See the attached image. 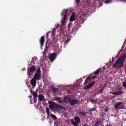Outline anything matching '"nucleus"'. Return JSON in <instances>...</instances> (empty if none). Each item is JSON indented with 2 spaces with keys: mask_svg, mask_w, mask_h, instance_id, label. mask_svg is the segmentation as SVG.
I'll list each match as a JSON object with an SVG mask.
<instances>
[{
  "mask_svg": "<svg viewBox=\"0 0 126 126\" xmlns=\"http://www.w3.org/2000/svg\"><path fill=\"white\" fill-rule=\"evenodd\" d=\"M126 55L125 54L121 53L120 56L116 60L115 63L112 65L113 68L117 67L120 69L123 65L124 62L126 58Z\"/></svg>",
  "mask_w": 126,
  "mask_h": 126,
  "instance_id": "nucleus-1",
  "label": "nucleus"
},
{
  "mask_svg": "<svg viewBox=\"0 0 126 126\" xmlns=\"http://www.w3.org/2000/svg\"><path fill=\"white\" fill-rule=\"evenodd\" d=\"M49 104V107L51 110L53 111H56L60 109H64L65 107L61 105H58L53 102L50 101L48 102Z\"/></svg>",
  "mask_w": 126,
  "mask_h": 126,
  "instance_id": "nucleus-2",
  "label": "nucleus"
},
{
  "mask_svg": "<svg viewBox=\"0 0 126 126\" xmlns=\"http://www.w3.org/2000/svg\"><path fill=\"white\" fill-rule=\"evenodd\" d=\"M35 66L34 65H32L30 68H28L27 75L30 78L31 77L32 74L35 71Z\"/></svg>",
  "mask_w": 126,
  "mask_h": 126,
  "instance_id": "nucleus-3",
  "label": "nucleus"
},
{
  "mask_svg": "<svg viewBox=\"0 0 126 126\" xmlns=\"http://www.w3.org/2000/svg\"><path fill=\"white\" fill-rule=\"evenodd\" d=\"M41 72L40 68L39 67L37 70V73L35 74L33 78L37 80H40L41 77Z\"/></svg>",
  "mask_w": 126,
  "mask_h": 126,
  "instance_id": "nucleus-4",
  "label": "nucleus"
},
{
  "mask_svg": "<svg viewBox=\"0 0 126 126\" xmlns=\"http://www.w3.org/2000/svg\"><path fill=\"white\" fill-rule=\"evenodd\" d=\"M69 103L71 105L73 106L77 104H79L80 102L79 100L76 99H71Z\"/></svg>",
  "mask_w": 126,
  "mask_h": 126,
  "instance_id": "nucleus-5",
  "label": "nucleus"
},
{
  "mask_svg": "<svg viewBox=\"0 0 126 126\" xmlns=\"http://www.w3.org/2000/svg\"><path fill=\"white\" fill-rule=\"evenodd\" d=\"M71 98L68 95L64 96L63 99V101L64 103H69Z\"/></svg>",
  "mask_w": 126,
  "mask_h": 126,
  "instance_id": "nucleus-6",
  "label": "nucleus"
},
{
  "mask_svg": "<svg viewBox=\"0 0 126 126\" xmlns=\"http://www.w3.org/2000/svg\"><path fill=\"white\" fill-rule=\"evenodd\" d=\"M114 107L116 109L119 108L121 109H122L123 108L122 103L120 102H117L114 104Z\"/></svg>",
  "mask_w": 126,
  "mask_h": 126,
  "instance_id": "nucleus-7",
  "label": "nucleus"
},
{
  "mask_svg": "<svg viewBox=\"0 0 126 126\" xmlns=\"http://www.w3.org/2000/svg\"><path fill=\"white\" fill-rule=\"evenodd\" d=\"M76 19L75 13V12H73L70 17V22L74 21Z\"/></svg>",
  "mask_w": 126,
  "mask_h": 126,
  "instance_id": "nucleus-8",
  "label": "nucleus"
},
{
  "mask_svg": "<svg viewBox=\"0 0 126 126\" xmlns=\"http://www.w3.org/2000/svg\"><path fill=\"white\" fill-rule=\"evenodd\" d=\"M56 54L55 53H51L49 56V58L50 61L52 62L54 60L56 56Z\"/></svg>",
  "mask_w": 126,
  "mask_h": 126,
  "instance_id": "nucleus-9",
  "label": "nucleus"
},
{
  "mask_svg": "<svg viewBox=\"0 0 126 126\" xmlns=\"http://www.w3.org/2000/svg\"><path fill=\"white\" fill-rule=\"evenodd\" d=\"M124 93L122 91L117 90V91H115L113 92L112 93V94L115 95H121L122 94H123Z\"/></svg>",
  "mask_w": 126,
  "mask_h": 126,
  "instance_id": "nucleus-10",
  "label": "nucleus"
},
{
  "mask_svg": "<svg viewBox=\"0 0 126 126\" xmlns=\"http://www.w3.org/2000/svg\"><path fill=\"white\" fill-rule=\"evenodd\" d=\"M38 98L39 101L44 102L45 100L44 96L42 94H41L40 93V94L38 95Z\"/></svg>",
  "mask_w": 126,
  "mask_h": 126,
  "instance_id": "nucleus-11",
  "label": "nucleus"
},
{
  "mask_svg": "<svg viewBox=\"0 0 126 126\" xmlns=\"http://www.w3.org/2000/svg\"><path fill=\"white\" fill-rule=\"evenodd\" d=\"M44 41V36H42L39 40V41L40 43L41 46V47L43 46Z\"/></svg>",
  "mask_w": 126,
  "mask_h": 126,
  "instance_id": "nucleus-12",
  "label": "nucleus"
},
{
  "mask_svg": "<svg viewBox=\"0 0 126 126\" xmlns=\"http://www.w3.org/2000/svg\"><path fill=\"white\" fill-rule=\"evenodd\" d=\"M36 80L33 78L30 81V83L33 86L35 87L36 85Z\"/></svg>",
  "mask_w": 126,
  "mask_h": 126,
  "instance_id": "nucleus-13",
  "label": "nucleus"
},
{
  "mask_svg": "<svg viewBox=\"0 0 126 126\" xmlns=\"http://www.w3.org/2000/svg\"><path fill=\"white\" fill-rule=\"evenodd\" d=\"M95 82L94 81H93L92 82L88 84L86 87V89H88L92 87L93 85L94 84Z\"/></svg>",
  "mask_w": 126,
  "mask_h": 126,
  "instance_id": "nucleus-14",
  "label": "nucleus"
},
{
  "mask_svg": "<svg viewBox=\"0 0 126 126\" xmlns=\"http://www.w3.org/2000/svg\"><path fill=\"white\" fill-rule=\"evenodd\" d=\"M66 20V17L63 16V18L61 19V23L62 26L66 24L65 21Z\"/></svg>",
  "mask_w": 126,
  "mask_h": 126,
  "instance_id": "nucleus-15",
  "label": "nucleus"
},
{
  "mask_svg": "<svg viewBox=\"0 0 126 126\" xmlns=\"http://www.w3.org/2000/svg\"><path fill=\"white\" fill-rule=\"evenodd\" d=\"M55 99L58 101L60 103H62L61 99V98L59 97H55Z\"/></svg>",
  "mask_w": 126,
  "mask_h": 126,
  "instance_id": "nucleus-16",
  "label": "nucleus"
},
{
  "mask_svg": "<svg viewBox=\"0 0 126 126\" xmlns=\"http://www.w3.org/2000/svg\"><path fill=\"white\" fill-rule=\"evenodd\" d=\"M48 41H47L46 43V47L47 48H48L49 47H51V46L52 45V41L50 42L49 41V43L47 44Z\"/></svg>",
  "mask_w": 126,
  "mask_h": 126,
  "instance_id": "nucleus-17",
  "label": "nucleus"
},
{
  "mask_svg": "<svg viewBox=\"0 0 126 126\" xmlns=\"http://www.w3.org/2000/svg\"><path fill=\"white\" fill-rule=\"evenodd\" d=\"M74 120L76 121V122H77L78 123H79L80 122V120L79 117L78 116H77L76 117L74 118Z\"/></svg>",
  "mask_w": 126,
  "mask_h": 126,
  "instance_id": "nucleus-18",
  "label": "nucleus"
},
{
  "mask_svg": "<svg viewBox=\"0 0 126 126\" xmlns=\"http://www.w3.org/2000/svg\"><path fill=\"white\" fill-rule=\"evenodd\" d=\"M78 113L79 114L80 116H85L86 115V113L81 112L80 111H78Z\"/></svg>",
  "mask_w": 126,
  "mask_h": 126,
  "instance_id": "nucleus-19",
  "label": "nucleus"
},
{
  "mask_svg": "<svg viewBox=\"0 0 126 126\" xmlns=\"http://www.w3.org/2000/svg\"><path fill=\"white\" fill-rule=\"evenodd\" d=\"M60 25L59 24H57L55 25L53 29V31H54L56 29H58L60 26Z\"/></svg>",
  "mask_w": 126,
  "mask_h": 126,
  "instance_id": "nucleus-20",
  "label": "nucleus"
},
{
  "mask_svg": "<svg viewBox=\"0 0 126 126\" xmlns=\"http://www.w3.org/2000/svg\"><path fill=\"white\" fill-rule=\"evenodd\" d=\"M100 125V121H97L94 124V126H99Z\"/></svg>",
  "mask_w": 126,
  "mask_h": 126,
  "instance_id": "nucleus-21",
  "label": "nucleus"
},
{
  "mask_svg": "<svg viewBox=\"0 0 126 126\" xmlns=\"http://www.w3.org/2000/svg\"><path fill=\"white\" fill-rule=\"evenodd\" d=\"M71 122L73 125L75 126H77V124H78L77 122L73 121V119L71 120Z\"/></svg>",
  "mask_w": 126,
  "mask_h": 126,
  "instance_id": "nucleus-22",
  "label": "nucleus"
},
{
  "mask_svg": "<svg viewBox=\"0 0 126 126\" xmlns=\"http://www.w3.org/2000/svg\"><path fill=\"white\" fill-rule=\"evenodd\" d=\"M32 95L34 96V98H36L38 97V94L36 92H34L32 94Z\"/></svg>",
  "mask_w": 126,
  "mask_h": 126,
  "instance_id": "nucleus-23",
  "label": "nucleus"
},
{
  "mask_svg": "<svg viewBox=\"0 0 126 126\" xmlns=\"http://www.w3.org/2000/svg\"><path fill=\"white\" fill-rule=\"evenodd\" d=\"M50 115L53 119L55 120H56L57 119V118L55 115L52 114H51Z\"/></svg>",
  "mask_w": 126,
  "mask_h": 126,
  "instance_id": "nucleus-24",
  "label": "nucleus"
},
{
  "mask_svg": "<svg viewBox=\"0 0 126 126\" xmlns=\"http://www.w3.org/2000/svg\"><path fill=\"white\" fill-rule=\"evenodd\" d=\"M52 90L53 92L54 93H56L58 91V88L55 87Z\"/></svg>",
  "mask_w": 126,
  "mask_h": 126,
  "instance_id": "nucleus-25",
  "label": "nucleus"
},
{
  "mask_svg": "<svg viewBox=\"0 0 126 126\" xmlns=\"http://www.w3.org/2000/svg\"><path fill=\"white\" fill-rule=\"evenodd\" d=\"M46 110L47 112L48 116H49L50 115V110L48 108H47L46 109Z\"/></svg>",
  "mask_w": 126,
  "mask_h": 126,
  "instance_id": "nucleus-26",
  "label": "nucleus"
},
{
  "mask_svg": "<svg viewBox=\"0 0 126 126\" xmlns=\"http://www.w3.org/2000/svg\"><path fill=\"white\" fill-rule=\"evenodd\" d=\"M68 10L67 9L66 10L65 13L64 14V16H65V17H66L67 16V14H68Z\"/></svg>",
  "mask_w": 126,
  "mask_h": 126,
  "instance_id": "nucleus-27",
  "label": "nucleus"
},
{
  "mask_svg": "<svg viewBox=\"0 0 126 126\" xmlns=\"http://www.w3.org/2000/svg\"><path fill=\"white\" fill-rule=\"evenodd\" d=\"M100 72V71L98 70H96L94 72V74L95 75H96L98 74Z\"/></svg>",
  "mask_w": 126,
  "mask_h": 126,
  "instance_id": "nucleus-28",
  "label": "nucleus"
},
{
  "mask_svg": "<svg viewBox=\"0 0 126 126\" xmlns=\"http://www.w3.org/2000/svg\"><path fill=\"white\" fill-rule=\"evenodd\" d=\"M96 109V108H91L89 110L90 111H93L95 110Z\"/></svg>",
  "mask_w": 126,
  "mask_h": 126,
  "instance_id": "nucleus-29",
  "label": "nucleus"
},
{
  "mask_svg": "<svg viewBox=\"0 0 126 126\" xmlns=\"http://www.w3.org/2000/svg\"><path fill=\"white\" fill-rule=\"evenodd\" d=\"M123 85L124 86V87L126 88V82L125 81H124L123 83H122Z\"/></svg>",
  "mask_w": 126,
  "mask_h": 126,
  "instance_id": "nucleus-30",
  "label": "nucleus"
},
{
  "mask_svg": "<svg viewBox=\"0 0 126 126\" xmlns=\"http://www.w3.org/2000/svg\"><path fill=\"white\" fill-rule=\"evenodd\" d=\"M122 87L120 86L118 87L117 88V90H122Z\"/></svg>",
  "mask_w": 126,
  "mask_h": 126,
  "instance_id": "nucleus-31",
  "label": "nucleus"
},
{
  "mask_svg": "<svg viewBox=\"0 0 126 126\" xmlns=\"http://www.w3.org/2000/svg\"><path fill=\"white\" fill-rule=\"evenodd\" d=\"M76 0L75 1V2L76 3L78 4L79 3L80 0Z\"/></svg>",
  "mask_w": 126,
  "mask_h": 126,
  "instance_id": "nucleus-32",
  "label": "nucleus"
},
{
  "mask_svg": "<svg viewBox=\"0 0 126 126\" xmlns=\"http://www.w3.org/2000/svg\"><path fill=\"white\" fill-rule=\"evenodd\" d=\"M111 1L110 0H106V3H109L111 2Z\"/></svg>",
  "mask_w": 126,
  "mask_h": 126,
  "instance_id": "nucleus-33",
  "label": "nucleus"
},
{
  "mask_svg": "<svg viewBox=\"0 0 126 126\" xmlns=\"http://www.w3.org/2000/svg\"><path fill=\"white\" fill-rule=\"evenodd\" d=\"M97 76H93L92 77L91 79L93 80L94 79H95V78L97 77Z\"/></svg>",
  "mask_w": 126,
  "mask_h": 126,
  "instance_id": "nucleus-34",
  "label": "nucleus"
},
{
  "mask_svg": "<svg viewBox=\"0 0 126 126\" xmlns=\"http://www.w3.org/2000/svg\"><path fill=\"white\" fill-rule=\"evenodd\" d=\"M34 101V102L36 103L37 101V99L36 98H33Z\"/></svg>",
  "mask_w": 126,
  "mask_h": 126,
  "instance_id": "nucleus-35",
  "label": "nucleus"
},
{
  "mask_svg": "<svg viewBox=\"0 0 126 126\" xmlns=\"http://www.w3.org/2000/svg\"><path fill=\"white\" fill-rule=\"evenodd\" d=\"M105 111L106 112H107L108 110V109L107 107H106L105 108Z\"/></svg>",
  "mask_w": 126,
  "mask_h": 126,
  "instance_id": "nucleus-36",
  "label": "nucleus"
},
{
  "mask_svg": "<svg viewBox=\"0 0 126 126\" xmlns=\"http://www.w3.org/2000/svg\"><path fill=\"white\" fill-rule=\"evenodd\" d=\"M72 31L73 32L75 31L76 30V28H73H73H72Z\"/></svg>",
  "mask_w": 126,
  "mask_h": 126,
  "instance_id": "nucleus-37",
  "label": "nucleus"
},
{
  "mask_svg": "<svg viewBox=\"0 0 126 126\" xmlns=\"http://www.w3.org/2000/svg\"><path fill=\"white\" fill-rule=\"evenodd\" d=\"M104 88H103L102 89H101V90H100V91L99 93L100 94L101 93H102L103 91V90H104Z\"/></svg>",
  "mask_w": 126,
  "mask_h": 126,
  "instance_id": "nucleus-38",
  "label": "nucleus"
},
{
  "mask_svg": "<svg viewBox=\"0 0 126 126\" xmlns=\"http://www.w3.org/2000/svg\"><path fill=\"white\" fill-rule=\"evenodd\" d=\"M70 40V39H68L67 40H66L65 41V43H67V42H69Z\"/></svg>",
  "mask_w": 126,
  "mask_h": 126,
  "instance_id": "nucleus-39",
  "label": "nucleus"
},
{
  "mask_svg": "<svg viewBox=\"0 0 126 126\" xmlns=\"http://www.w3.org/2000/svg\"><path fill=\"white\" fill-rule=\"evenodd\" d=\"M94 100L92 99H90V101L92 102V103H93L94 102L93 101Z\"/></svg>",
  "mask_w": 126,
  "mask_h": 126,
  "instance_id": "nucleus-40",
  "label": "nucleus"
},
{
  "mask_svg": "<svg viewBox=\"0 0 126 126\" xmlns=\"http://www.w3.org/2000/svg\"><path fill=\"white\" fill-rule=\"evenodd\" d=\"M30 93H31L32 94L33 93V91L32 90H30Z\"/></svg>",
  "mask_w": 126,
  "mask_h": 126,
  "instance_id": "nucleus-41",
  "label": "nucleus"
},
{
  "mask_svg": "<svg viewBox=\"0 0 126 126\" xmlns=\"http://www.w3.org/2000/svg\"><path fill=\"white\" fill-rule=\"evenodd\" d=\"M83 126H89L87 124H85Z\"/></svg>",
  "mask_w": 126,
  "mask_h": 126,
  "instance_id": "nucleus-42",
  "label": "nucleus"
},
{
  "mask_svg": "<svg viewBox=\"0 0 126 126\" xmlns=\"http://www.w3.org/2000/svg\"><path fill=\"white\" fill-rule=\"evenodd\" d=\"M35 58H36V57L35 58V57L33 58H32V60L33 61L34 60Z\"/></svg>",
  "mask_w": 126,
  "mask_h": 126,
  "instance_id": "nucleus-43",
  "label": "nucleus"
},
{
  "mask_svg": "<svg viewBox=\"0 0 126 126\" xmlns=\"http://www.w3.org/2000/svg\"><path fill=\"white\" fill-rule=\"evenodd\" d=\"M106 126H112L110 124H107Z\"/></svg>",
  "mask_w": 126,
  "mask_h": 126,
  "instance_id": "nucleus-44",
  "label": "nucleus"
},
{
  "mask_svg": "<svg viewBox=\"0 0 126 126\" xmlns=\"http://www.w3.org/2000/svg\"><path fill=\"white\" fill-rule=\"evenodd\" d=\"M71 26V25H69L68 26V29H70V27Z\"/></svg>",
  "mask_w": 126,
  "mask_h": 126,
  "instance_id": "nucleus-45",
  "label": "nucleus"
},
{
  "mask_svg": "<svg viewBox=\"0 0 126 126\" xmlns=\"http://www.w3.org/2000/svg\"><path fill=\"white\" fill-rule=\"evenodd\" d=\"M91 79H90V78H88L86 79V80H90Z\"/></svg>",
  "mask_w": 126,
  "mask_h": 126,
  "instance_id": "nucleus-46",
  "label": "nucleus"
},
{
  "mask_svg": "<svg viewBox=\"0 0 126 126\" xmlns=\"http://www.w3.org/2000/svg\"><path fill=\"white\" fill-rule=\"evenodd\" d=\"M28 97H29L30 98H32V96H28Z\"/></svg>",
  "mask_w": 126,
  "mask_h": 126,
  "instance_id": "nucleus-47",
  "label": "nucleus"
},
{
  "mask_svg": "<svg viewBox=\"0 0 126 126\" xmlns=\"http://www.w3.org/2000/svg\"><path fill=\"white\" fill-rule=\"evenodd\" d=\"M33 62V61H32H32L31 62L30 64H32V63Z\"/></svg>",
  "mask_w": 126,
  "mask_h": 126,
  "instance_id": "nucleus-48",
  "label": "nucleus"
},
{
  "mask_svg": "<svg viewBox=\"0 0 126 126\" xmlns=\"http://www.w3.org/2000/svg\"><path fill=\"white\" fill-rule=\"evenodd\" d=\"M67 92L69 93H71V92H70L68 90V92Z\"/></svg>",
  "mask_w": 126,
  "mask_h": 126,
  "instance_id": "nucleus-49",
  "label": "nucleus"
},
{
  "mask_svg": "<svg viewBox=\"0 0 126 126\" xmlns=\"http://www.w3.org/2000/svg\"><path fill=\"white\" fill-rule=\"evenodd\" d=\"M30 101H31L30 103H31V104H32V100H31V99H30Z\"/></svg>",
  "mask_w": 126,
  "mask_h": 126,
  "instance_id": "nucleus-50",
  "label": "nucleus"
},
{
  "mask_svg": "<svg viewBox=\"0 0 126 126\" xmlns=\"http://www.w3.org/2000/svg\"><path fill=\"white\" fill-rule=\"evenodd\" d=\"M82 80L81 78H80L79 79V80L80 81H81Z\"/></svg>",
  "mask_w": 126,
  "mask_h": 126,
  "instance_id": "nucleus-51",
  "label": "nucleus"
},
{
  "mask_svg": "<svg viewBox=\"0 0 126 126\" xmlns=\"http://www.w3.org/2000/svg\"><path fill=\"white\" fill-rule=\"evenodd\" d=\"M85 76H84V77H83V78H85Z\"/></svg>",
  "mask_w": 126,
  "mask_h": 126,
  "instance_id": "nucleus-52",
  "label": "nucleus"
},
{
  "mask_svg": "<svg viewBox=\"0 0 126 126\" xmlns=\"http://www.w3.org/2000/svg\"><path fill=\"white\" fill-rule=\"evenodd\" d=\"M38 108L37 106V107H36V108Z\"/></svg>",
  "mask_w": 126,
  "mask_h": 126,
  "instance_id": "nucleus-53",
  "label": "nucleus"
},
{
  "mask_svg": "<svg viewBox=\"0 0 126 126\" xmlns=\"http://www.w3.org/2000/svg\"><path fill=\"white\" fill-rule=\"evenodd\" d=\"M34 63H35V62H34Z\"/></svg>",
  "mask_w": 126,
  "mask_h": 126,
  "instance_id": "nucleus-54",
  "label": "nucleus"
},
{
  "mask_svg": "<svg viewBox=\"0 0 126 126\" xmlns=\"http://www.w3.org/2000/svg\"><path fill=\"white\" fill-rule=\"evenodd\" d=\"M35 106H36V105H35Z\"/></svg>",
  "mask_w": 126,
  "mask_h": 126,
  "instance_id": "nucleus-55",
  "label": "nucleus"
},
{
  "mask_svg": "<svg viewBox=\"0 0 126 126\" xmlns=\"http://www.w3.org/2000/svg\"><path fill=\"white\" fill-rule=\"evenodd\" d=\"M43 105H44V104H43Z\"/></svg>",
  "mask_w": 126,
  "mask_h": 126,
  "instance_id": "nucleus-56",
  "label": "nucleus"
}]
</instances>
